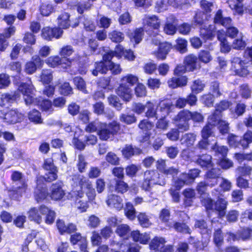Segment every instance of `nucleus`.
<instances>
[{"label":"nucleus","instance_id":"4468645a","mask_svg":"<svg viewBox=\"0 0 252 252\" xmlns=\"http://www.w3.org/2000/svg\"><path fill=\"white\" fill-rule=\"evenodd\" d=\"M73 59L67 58H60L58 56H50L47 59V64L51 67L60 66L61 68L67 69L69 68L72 64Z\"/></svg>","mask_w":252,"mask_h":252},{"label":"nucleus","instance_id":"1a4fd4ad","mask_svg":"<svg viewBox=\"0 0 252 252\" xmlns=\"http://www.w3.org/2000/svg\"><path fill=\"white\" fill-rule=\"evenodd\" d=\"M18 90L17 91L22 94L26 105H30L33 103L35 99L34 91L35 90L30 78H29V82L21 83L18 86Z\"/></svg>","mask_w":252,"mask_h":252},{"label":"nucleus","instance_id":"052dcab7","mask_svg":"<svg viewBox=\"0 0 252 252\" xmlns=\"http://www.w3.org/2000/svg\"><path fill=\"white\" fill-rule=\"evenodd\" d=\"M125 215L129 220H133L136 218V210L130 202H127L124 210Z\"/></svg>","mask_w":252,"mask_h":252},{"label":"nucleus","instance_id":"ddd939ff","mask_svg":"<svg viewBox=\"0 0 252 252\" xmlns=\"http://www.w3.org/2000/svg\"><path fill=\"white\" fill-rule=\"evenodd\" d=\"M190 30L191 27L189 24L183 23L178 25L177 20L172 17L167 19L164 27L165 32H189Z\"/></svg>","mask_w":252,"mask_h":252},{"label":"nucleus","instance_id":"412c9836","mask_svg":"<svg viewBox=\"0 0 252 252\" xmlns=\"http://www.w3.org/2000/svg\"><path fill=\"white\" fill-rule=\"evenodd\" d=\"M70 234L69 241L72 246H77L80 251L87 249L88 242L85 236H82L80 232L76 231Z\"/></svg>","mask_w":252,"mask_h":252},{"label":"nucleus","instance_id":"c03bdc74","mask_svg":"<svg viewBox=\"0 0 252 252\" xmlns=\"http://www.w3.org/2000/svg\"><path fill=\"white\" fill-rule=\"evenodd\" d=\"M243 0H228L227 3L229 7L233 11L234 14L242 15L244 12Z\"/></svg>","mask_w":252,"mask_h":252},{"label":"nucleus","instance_id":"a19ab883","mask_svg":"<svg viewBox=\"0 0 252 252\" xmlns=\"http://www.w3.org/2000/svg\"><path fill=\"white\" fill-rule=\"evenodd\" d=\"M211 150L214 152V155L219 158H226L228 152V149L226 146L219 145L217 142H216L212 146Z\"/></svg>","mask_w":252,"mask_h":252},{"label":"nucleus","instance_id":"aec40b11","mask_svg":"<svg viewBox=\"0 0 252 252\" xmlns=\"http://www.w3.org/2000/svg\"><path fill=\"white\" fill-rule=\"evenodd\" d=\"M28 184L26 181L21 182V185L17 187L11 188L7 189L9 197L11 200H19L23 194L26 193L28 189Z\"/></svg>","mask_w":252,"mask_h":252},{"label":"nucleus","instance_id":"de8ad7c7","mask_svg":"<svg viewBox=\"0 0 252 252\" xmlns=\"http://www.w3.org/2000/svg\"><path fill=\"white\" fill-rule=\"evenodd\" d=\"M215 127L211 123H206L200 131L201 138L209 139L210 137H215Z\"/></svg>","mask_w":252,"mask_h":252},{"label":"nucleus","instance_id":"3c124183","mask_svg":"<svg viewBox=\"0 0 252 252\" xmlns=\"http://www.w3.org/2000/svg\"><path fill=\"white\" fill-rule=\"evenodd\" d=\"M237 233L239 241H246L252 239V229L249 227H242Z\"/></svg>","mask_w":252,"mask_h":252},{"label":"nucleus","instance_id":"5fc2aeb1","mask_svg":"<svg viewBox=\"0 0 252 252\" xmlns=\"http://www.w3.org/2000/svg\"><path fill=\"white\" fill-rule=\"evenodd\" d=\"M125 51L124 47L121 45L118 44L115 46L114 50H110L105 53L111 60L114 57H116L118 59H120L123 56Z\"/></svg>","mask_w":252,"mask_h":252},{"label":"nucleus","instance_id":"f257e3e1","mask_svg":"<svg viewBox=\"0 0 252 252\" xmlns=\"http://www.w3.org/2000/svg\"><path fill=\"white\" fill-rule=\"evenodd\" d=\"M139 81L138 77L132 74H127L123 76L120 80L119 86L116 89V93L123 101H129L132 96L131 87Z\"/></svg>","mask_w":252,"mask_h":252},{"label":"nucleus","instance_id":"603ef678","mask_svg":"<svg viewBox=\"0 0 252 252\" xmlns=\"http://www.w3.org/2000/svg\"><path fill=\"white\" fill-rule=\"evenodd\" d=\"M205 86L204 81L199 78H197L192 81L190 86V89L191 92L198 94L204 91Z\"/></svg>","mask_w":252,"mask_h":252},{"label":"nucleus","instance_id":"7c9ffc66","mask_svg":"<svg viewBox=\"0 0 252 252\" xmlns=\"http://www.w3.org/2000/svg\"><path fill=\"white\" fill-rule=\"evenodd\" d=\"M39 210L41 214L45 215V222L47 224L51 225L54 222L56 214L54 210L44 204L39 207Z\"/></svg>","mask_w":252,"mask_h":252},{"label":"nucleus","instance_id":"bb28decb","mask_svg":"<svg viewBox=\"0 0 252 252\" xmlns=\"http://www.w3.org/2000/svg\"><path fill=\"white\" fill-rule=\"evenodd\" d=\"M20 98V94L17 91L3 93L1 95L0 105L1 106H4L7 104L11 105L16 102Z\"/></svg>","mask_w":252,"mask_h":252},{"label":"nucleus","instance_id":"774afa93","mask_svg":"<svg viewBox=\"0 0 252 252\" xmlns=\"http://www.w3.org/2000/svg\"><path fill=\"white\" fill-rule=\"evenodd\" d=\"M130 228L126 224H121L117 226L115 232L116 234L121 237H126L130 233Z\"/></svg>","mask_w":252,"mask_h":252},{"label":"nucleus","instance_id":"ea45409f","mask_svg":"<svg viewBox=\"0 0 252 252\" xmlns=\"http://www.w3.org/2000/svg\"><path fill=\"white\" fill-rule=\"evenodd\" d=\"M217 184L218 181H213L211 183H210L209 182L206 181H200L199 183H198L196 187V190L198 194L200 196H202L205 195L208 187L212 188L215 186L217 185Z\"/></svg>","mask_w":252,"mask_h":252},{"label":"nucleus","instance_id":"bf43d9fd","mask_svg":"<svg viewBox=\"0 0 252 252\" xmlns=\"http://www.w3.org/2000/svg\"><path fill=\"white\" fill-rule=\"evenodd\" d=\"M172 227L178 232L190 234L191 231L185 222L175 221L172 224Z\"/></svg>","mask_w":252,"mask_h":252},{"label":"nucleus","instance_id":"9d476101","mask_svg":"<svg viewBox=\"0 0 252 252\" xmlns=\"http://www.w3.org/2000/svg\"><path fill=\"white\" fill-rule=\"evenodd\" d=\"M189 112L188 109L180 110L172 119V123L175 126L181 129L183 132L189 130Z\"/></svg>","mask_w":252,"mask_h":252},{"label":"nucleus","instance_id":"09e8293b","mask_svg":"<svg viewBox=\"0 0 252 252\" xmlns=\"http://www.w3.org/2000/svg\"><path fill=\"white\" fill-rule=\"evenodd\" d=\"M28 117L29 121L35 125L43 123L41 113L36 109H32L28 113Z\"/></svg>","mask_w":252,"mask_h":252},{"label":"nucleus","instance_id":"6e6d98bb","mask_svg":"<svg viewBox=\"0 0 252 252\" xmlns=\"http://www.w3.org/2000/svg\"><path fill=\"white\" fill-rule=\"evenodd\" d=\"M37 235V232L34 230H32V232L27 235L24 241L21 245V251L22 252H29V245L32 241Z\"/></svg>","mask_w":252,"mask_h":252},{"label":"nucleus","instance_id":"f03ea898","mask_svg":"<svg viewBox=\"0 0 252 252\" xmlns=\"http://www.w3.org/2000/svg\"><path fill=\"white\" fill-rule=\"evenodd\" d=\"M124 133L119 122L113 120L109 123L101 124L98 128L97 134L101 141H107L111 137L120 135Z\"/></svg>","mask_w":252,"mask_h":252},{"label":"nucleus","instance_id":"423d86ee","mask_svg":"<svg viewBox=\"0 0 252 252\" xmlns=\"http://www.w3.org/2000/svg\"><path fill=\"white\" fill-rule=\"evenodd\" d=\"M44 176L40 175L36 178V185L33 191V196L35 201L38 203H42L48 199L49 192L48 187L44 183Z\"/></svg>","mask_w":252,"mask_h":252},{"label":"nucleus","instance_id":"6e6552de","mask_svg":"<svg viewBox=\"0 0 252 252\" xmlns=\"http://www.w3.org/2000/svg\"><path fill=\"white\" fill-rule=\"evenodd\" d=\"M42 168L47 172L43 176L46 182L52 183L58 179V168L55 165L53 158L44 159Z\"/></svg>","mask_w":252,"mask_h":252},{"label":"nucleus","instance_id":"39448f33","mask_svg":"<svg viewBox=\"0 0 252 252\" xmlns=\"http://www.w3.org/2000/svg\"><path fill=\"white\" fill-rule=\"evenodd\" d=\"M152 184L164 186L166 181L157 170H146L144 174V178L141 187L143 190L149 191L151 189Z\"/></svg>","mask_w":252,"mask_h":252},{"label":"nucleus","instance_id":"a18cd8bd","mask_svg":"<svg viewBox=\"0 0 252 252\" xmlns=\"http://www.w3.org/2000/svg\"><path fill=\"white\" fill-rule=\"evenodd\" d=\"M39 208L35 207L31 208L27 212L28 217L30 221L40 224L42 220V216L39 213Z\"/></svg>","mask_w":252,"mask_h":252},{"label":"nucleus","instance_id":"20e7f679","mask_svg":"<svg viewBox=\"0 0 252 252\" xmlns=\"http://www.w3.org/2000/svg\"><path fill=\"white\" fill-rule=\"evenodd\" d=\"M226 140L230 147L246 149L252 143V131L247 130L242 136L229 133Z\"/></svg>","mask_w":252,"mask_h":252},{"label":"nucleus","instance_id":"13d9d810","mask_svg":"<svg viewBox=\"0 0 252 252\" xmlns=\"http://www.w3.org/2000/svg\"><path fill=\"white\" fill-rule=\"evenodd\" d=\"M59 92L63 96H68L73 94V89L68 82H64L61 84L59 87Z\"/></svg>","mask_w":252,"mask_h":252},{"label":"nucleus","instance_id":"79ce46f5","mask_svg":"<svg viewBox=\"0 0 252 252\" xmlns=\"http://www.w3.org/2000/svg\"><path fill=\"white\" fill-rule=\"evenodd\" d=\"M236 176L250 177L252 173V167L244 163L238 166L235 169Z\"/></svg>","mask_w":252,"mask_h":252},{"label":"nucleus","instance_id":"e433bc0d","mask_svg":"<svg viewBox=\"0 0 252 252\" xmlns=\"http://www.w3.org/2000/svg\"><path fill=\"white\" fill-rule=\"evenodd\" d=\"M70 14L66 12H62L58 16L57 22L59 29L65 30L70 26Z\"/></svg>","mask_w":252,"mask_h":252},{"label":"nucleus","instance_id":"864d4df0","mask_svg":"<svg viewBox=\"0 0 252 252\" xmlns=\"http://www.w3.org/2000/svg\"><path fill=\"white\" fill-rule=\"evenodd\" d=\"M170 212L169 209L163 208L159 214V219L169 228H172V224L170 221Z\"/></svg>","mask_w":252,"mask_h":252},{"label":"nucleus","instance_id":"c9c22d12","mask_svg":"<svg viewBox=\"0 0 252 252\" xmlns=\"http://www.w3.org/2000/svg\"><path fill=\"white\" fill-rule=\"evenodd\" d=\"M106 203L108 206L115 208L117 211H120L124 207L123 199L116 194L109 195L106 200Z\"/></svg>","mask_w":252,"mask_h":252},{"label":"nucleus","instance_id":"4d7b16f0","mask_svg":"<svg viewBox=\"0 0 252 252\" xmlns=\"http://www.w3.org/2000/svg\"><path fill=\"white\" fill-rule=\"evenodd\" d=\"M213 242L218 248H220L223 244V235L221 228L215 230L213 233Z\"/></svg>","mask_w":252,"mask_h":252},{"label":"nucleus","instance_id":"4be33fe9","mask_svg":"<svg viewBox=\"0 0 252 252\" xmlns=\"http://www.w3.org/2000/svg\"><path fill=\"white\" fill-rule=\"evenodd\" d=\"M183 182L174 179L172 181L170 188L168 192L172 197V201L174 203H179L180 201V191L184 187Z\"/></svg>","mask_w":252,"mask_h":252},{"label":"nucleus","instance_id":"2f4dec72","mask_svg":"<svg viewBox=\"0 0 252 252\" xmlns=\"http://www.w3.org/2000/svg\"><path fill=\"white\" fill-rule=\"evenodd\" d=\"M42 112H52V102L47 98H44L41 96L35 98L33 103Z\"/></svg>","mask_w":252,"mask_h":252},{"label":"nucleus","instance_id":"2eb2a0df","mask_svg":"<svg viewBox=\"0 0 252 252\" xmlns=\"http://www.w3.org/2000/svg\"><path fill=\"white\" fill-rule=\"evenodd\" d=\"M111 59L104 53L100 61H96L94 63V68L92 70V74L94 76H97L98 74H106L108 72V63Z\"/></svg>","mask_w":252,"mask_h":252},{"label":"nucleus","instance_id":"338daca9","mask_svg":"<svg viewBox=\"0 0 252 252\" xmlns=\"http://www.w3.org/2000/svg\"><path fill=\"white\" fill-rule=\"evenodd\" d=\"M196 140V135L193 133H187L182 136L181 139L182 144H184L187 147L192 146Z\"/></svg>","mask_w":252,"mask_h":252},{"label":"nucleus","instance_id":"58836bf2","mask_svg":"<svg viewBox=\"0 0 252 252\" xmlns=\"http://www.w3.org/2000/svg\"><path fill=\"white\" fill-rule=\"evenodd\" d=\"M143 23L144 26H147L154 30H158L160 27V21L155 15H146L143 20Z\"/></svg>","mask_w":252,"mask_h":252},{"label":"nucleus","instance_id":"dca6fc26","mask_svg":"<svg viewBox=\"0 0 252 252\" xmlns=\"http://www.w3.org/2000/svg\"><path fill=\"white\" fill-rule=\"evenodd\" d=\"M44 64V61L39 55L32 57L30 61L27 62L25 64L24 71L29 75L33 74L38 68H41Z\"/></svg>","mask_w":252,"mask_h":252},{"label":"nucleus","instance_id":"0eeeda50","mask_svg":"<svg viewBox=\"0 0 252 252\" xmlns=\"http://www.w3.org/2000/svg\"><path fill=\"white\" fill-rule=\"evenodd\" d=\"M72 180L74 182H78L80 189L86 190V195L90 200H94L96 196L95 189L93 187L92 182L89 178L80 174H74L72 176Z\"/></svg>","mask_w":252,"mask_h":252},{"label":"nucleus","instance_id":"393cba45","mask_svg":"<svg viewBox=\"0 0 252 252\" xmlns=\"http://www.w3.org/2000/svg\"><path fill=\"white\" fill-rule=\"evenodd\" d=\"M56 227L60 235L70 234L77 230L76 224L73 223H69L66 225L64 221L61 219L57 220Z\"/></svg>","mask_w":252,"mask_h":252},{"label":"nucleus","instance_id":"72a5a7b5","mask_svg":"<svg viewBox=\"0 0 252 252\" xmlns=\"http://www.w3.org/2000/svg\"><path fill=\"white\" fill-rule=\"evenodd\" d=\"M228 202L224 198L219 197L215 202L214 210L218 213V218L222 219L226 214Z\"/></svg>","mask_w":252,"mask_h":252},{"label":"nucleus","instance_id":"9b49d317","mask_svg":"<svg viewBox=\"0 0 252 252\" xmlns=\"http://www.w3.org/2000/svg\"><path fill=\"white\" fill-rule=\"evenodd\" d=\"M63 182L62 180H58L54 183H52L50 187L49 197L53 201H59L62 200L65 197L66 193L63 189Z\"/></svg>","mask_w":252,"mask_h":252},{"label":"nucleus","instance_id":"c756f323","mask_svg":"<svg viewBox=\"0 0 252 252\" xmlns=\"http://www.w3.org/2000/svg\"><path fill=\"white\" fill-rule=\"evenodd\" d=\"M188 240V242H180L175 252H188L189 250V245H192L194 248H196L199 244V241L193 236H189Z\"/></svg>","mask_w":252,"mask_h":252},{"label":"nucleus","instance_id":"69168bd1","mask_svg":"<svg viewBox=\"0 0 252 252\" xmlns=\"http://www.w3.org/2000/svg\"><path fill=\"white\" fill-rule=\"evenodd\" d=\"M136 217L139 224L143 227L147 228L152 224L149 216L145 212H140Z\"/></svg>","mask_w":252,"mask_h":252},{"label":"nucleus","instance_id":"7ed1b4c3","mask_svg":"<svg viewBox=\"0 0 252 252\" xmlns=\"http://www.w3.org/2000/svg\"><path fill=\"white\" fill-rule=\"evenodd\" d=\"M200 68L197 57L193 54L186 55L182 64H177L174 69V74L179 75L186 72H193Z\"/></svg>","mask_w":252,"mask_h":252},{"label":"nucleus","instance_id":"5701e85b","mask_svg":"<svg viewBox=\"0 0 252 252\" xmlns=\"http://www.w3.org/2000/svg\"><path fill=\"white\" fill-rule=\"evenodd\" d=\"M93 200H90L87 197L85 198L84 192L83 190H79L76 191L75 195V202L77 205V208L81 212H85L89 207V203Z\"/></svg>","mask_w":252,"mask_h":252},{"label":"nucleus","instance_id":"49530a36","mask_svg":"<svg viewBox=\"0 0 252 252\" xmlns=\"http://www.w3.org/2000/svg\"><path fill=\"white\" fill-rule=\"evenodd\" d=\"M217 37L220 42V52L225 54L229 53L231 50V46L228 44L223 33L217 32Z\"/></svg>","mask_w":252,"mask_h":252},{"label":"nucleus","instance_id":"680f3d73","mask_svg":"<svg viewBox=\"0 0 252 252\" xmlns=\"http://www.w3.org/2000/svg\"><path fill=\"white\" fill-rule=\"evenodd\" d=\"M73 82L77 89L85 94L87 93L86 82L82 77L75 76L73 79Z\"/></svg>","mask_w":252,"mask_h":252},{"label":"nucleus","instance_id":"8fccbe9b","mask_svg":"<svg viewBox=\"0 0 252 252\" xmlns=\"http://www.w3.org/2000/svg\"><path fill=\"white\" fill-rule=\"evenodd\" d=\"M205 174L204 178L206 181L211 183L213 181H217L220 175V169L217 168H210Z\"/></svg>","mask_w":252,"mask_h":252},{"label":"nucleus","instance_id":"cd10ccee","mask_svg":"<svg viewBox=\"0 0 252 252\" xmlns=\"http://www.w3.org/2000/svg\"><path fill=\"white\" fill-rule=\"evenodd\" d=\"M114 184L109 185L110 189L118 194H124L129 189V185L124 181V179H113Z\"/></svg>","mask_w":252,"mask_h":252},{"label":"nucleus","instance_id":"a878e982","mask_svg":"<svg viewBox=\"0 0 252 252\" xmlns=\"http://www.w3.org/2000/svg\"><path fill=\"white\" fill-rule=\"evenodd\" d=\"M201 171L197 168H193L189 170L188 173L183 172L180 175V178L176 179L183 182L184 186L185 184H190L194 182L195 179L199 177Z\"/></svg>","mask_w":252,"mask_h":252},{"label":"nucleus","instance_id":"37998d69","mask_svg":"<svg viewBox=\"0 0 252 252\" xmlns=\"http://www.w3.org/2000/svg\"><path fill=\"white\" fill-rule=\"evenodd\" d=\"M183 194L184 196V205L185 207H188L192 206L193 200L195 198V193L192 189H186L184 190Z\"/></svg>","mask_w":252,"mask_h":252},{"label":"nucleus","instance_id":"6ab92c4d","mask_svg":"<svg viewBox=\"0 0 252 252\" xmlns=\"http://www.w3.org/2000/svg\"><path fill=\"white\" fill-rule=\"evenodd\" d=\"M174 76L169 78L167 82L168 86L171 89H175L178 88H183L186 87L188 82V78L186 75H183L184 74H181L177 75L174 74Z\"/></svg>","mask_w":252,"mask_h":252},{"label":"nucleus","instance_id":"f3484780","mask_svg":"<svg viewBox=\"0 0 252 252\" xmlns=\"http://www.w3.org/2000/svg\"><path fill=\"white\" fill-rule=\"evenodd\" d=\"M221 10H219L216 13L214 21L215 24L222 25L227 32H238V29L232 23V20L229 17H223Z\"/></svg>","mask_w":252,"mask_h":252},{"label":"nucleus","instance_id":"473e14b6","mask_svg":"<svg viewBox=\"0 0 252 252\" xmlns=\"http://www.w3.org/2000/svg\"><path fill=\"white\" fill-rule=\"evenodd\" d=\"M130 236L135 242H138L141 244L147 245L149 244L151 238L149 233L144 232L141 233L138 230L132 231Z\"/></svg>","mask_w":252,"mask_h":252},{"label":"nucleus","instance_id":"4c0bfd02","mask_svg":"<svg viewBox=\"0 0 252 252\" xmlns=\"http://www.w3.org/2000/svg\"><path fill=\"white\" fill-rule=\"evenodd\" d=\"M165 239L162 237L155 236L149 243V249L155 252L159 251L164 247Z\"/></svg>","mask_w":252,"mask_h":252},{"label":"nucleus","instance_id":"c85d7f7f","mask_svg":"<svg viewBox=\"0 0 252 252\" xmlns=\"http://www.w3.org/2000/svg\"><path fill=\"white\" fill-rule=\"evenodd\" d=\"M195 163L204 169H208L214 166L212 156L207 154L197 155Z\"/></svg>","mask_w":252,"mask_h":252},{"label":"nucleus","instance_id":"e2e57ef3","mask_svg":"<svg viewBox=\"0 0 252 252\" xmlns=\"http://www.w3.org/2000/svg\"><path fill=\"white\" fill-rule=\"evenodd\" d=\"M120 121L126 125H130L137 122V118L134 114H121L119 117Z\"/></svg>","mask_w":252,"mask_h":252},{"label":"nucleus","instance_id":"a211bd4d","mask_svg":"<svg viewBox=\"0 0 252 252\" xmlns=\"http://www.w3.org/2000/svg\"><path fill=\"white\" fill-rule=\"evenodd\" d=\"M231 63L232 68L235 74L241 77H246L249 73L247 66L245 65V61L240 58L234 57L232 59Z\"/></svg>","mask_w":252,"mask_h":252},{"label":"nucleus","instance_id":"b1692460","mask_svg":"<svg viewBox=\"0 0 252 252\" xmlns=\"http://www.w3.org/2000/svg\"><path fill=\"white\" fill-rule=\"evenodd\" d=\"M172 48V45L168 42L159 43L157 50L154 52V55L158 60H164Z\"/></svg>","mask_w":252,"mask_h":252},{"label":"nucleus","instance_id":"f8f14e48","mask_svg":"<svg viewBox=\"0 0 252 252\" xmlns=\"http://www.w3.org/2000/svg\"><path fill=\"white\" fill-rule=\"evenodd\" d=\"M25 116L17 109H12L3 114L2 119L10 125L20 123L24 121Z\"/></svg>","mask_w":252,"mask_h":252},{"label":"nucleus","instance_id":"0e129e2a","mask_svg":"<svg viewBox=\"0 0 252 252\" xmlns=\"http://www.w3.org/2000/svg\"><path fill=\"white\" fill-rule=\"evenodd\" d=\"M13 32L0 33V51L3 52L8 46V39Z\"/></svg>","mask_w":252,"mask_h":252},{"label":"nucleus","instance_id":"f704fd0d","mask_svg":"<svg viewBox=\"0 0 252 252\" xmlns=\"http://www.w3.org/2000/svg\"><path fill=\"white\" fill-rule=\"evenodd\" d=\"M121 152L125 158L129 159L135 155H140L142 153V150L138 147H133L131 144H126Z\"/></svg>","mask_w":252,"mask_h":252}]
</instances>
